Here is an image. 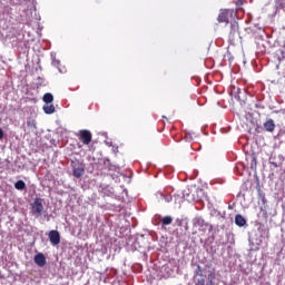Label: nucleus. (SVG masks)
Listing matches in <instances>:
<instances>
[{"mask_svg":"<svg viewBox=\"0 0 285 285\" xmlns=\"http://www.w3.org/2000/svg\"><path fill=\"white\" fill-rule=\"evenodd\" d=\"M232 19H235V11L230 9H223L218 14L219 23H230Z\"/></svg>","mask_w":285,"mask_h":285,"instance_id":"1","label":"nucleus"},{"mask_svg":"<svg viewBox=\"0 0 285 285\" xmlns=\"http://www.w3.org/2000/svg\"><path fill=\"white\" fill-rule=\"evenodd\" d=\"M78 138L85 146H88L92 141V134L88 129H81L78 131Z\"/></svg>","mask_w":285,"mask_h":285,"instance_id":"2","label":"nucleus"},{"mask_svg":"<svg viewBox=\"0 0 285 285\" xmlns=\"http://www.w3.org/2000/svg\"><path fill=\"white\" fill-rule=\"evenodd\" d=\"M30 206L33 215L41 216V213H43V200L41 198H36Z\"/></svg>","mask_w":285,"mask_h":285,"instance_id":"3","label":"nucleus"},{"mask_svg":"<svg viewBox=\"0 0 285 285\" xmlns=\"http://www.w3.org/2000/svg\"><path fill=\"white\" fill-rule=\"evenodd\" d=\"M194 226H196V228H199L200 233H206V230L213 233V225L204 222V219L202 218H196Z\"/></svg>","mask_w":285,"mask_h":285,"instance_id":"4","label":"nucleus"},{"mask_svg":"<svg viewBox=\"0 0 285 285\" xmlns=\"http://www.w3.org/2000/svg\"><path fill=\"white\" fill-rule=\"evenodd\" d=\"M49 242L52 244V246H59V244H61V235L59 234V232L50 230Z\"/></svg>","mask_w":285,"mask_h":285,"instance_id":"5","label":"nucleus"},{"mask_svg":"<svg viewBox=\"0 0 285 285\" xmlns=\"http://www.w3.org/2000/svg\"><path fill=\"white\" fill-rule=\"evenodd\" d=\"M263 128L266 130V132H275V120L273 119H267L264 124H263Z\"/></svg>","mask_w":285,"mask_h":285,"instance_id":"6","label":"nucleus"},{"mask_svg":"<svg viewBox=\"0 0 285 285\" xmlns=\"http://www.w3.org/2000/svg\"><path fill=\"white\" fill-rule=\"evenodd\" d=\"M33 262L37 264V266L43 268V266H46V256L42 253H39L35 256Z\"/></svg>","mask_w":285,"mask_h":285,"instance_id":"7","label":"nucleus"},{"mask_svg":"<svg viewBox=\"0 0 285 285\" xmlns=\"http://www.w3.org/2000/svg\"><path fill=\"white\" fill-rule=\"evenodd\" d=\"M85 174H86V168L83 166H79V167L73 166V177H76V179H80V177H83Z\"/></svg>","mask_w":285,"mask_h":285,"instance_id":"8","label":"nucleus"},{"mask_svg":"<svg viewBox=\"0 0 285 285\" xmlns=\"http://www.w3.org/2000/svg\"><path fill=\"white\" fill-rule=\"evenodd\" d=\"M235 224L236 226H239L242 228V226H246V218H244V216H242L240 214H237L235 216Z\"/></svg>","mask_w":285,"mask_h":285,"instance_id":"9","label":"nucleus"},{"mask_svg":"<svg viewBox=\"0 0 285 285\" xmlns=\"http://www.w3.org/2000/svg\"><path fill=\"white\" fill-rule=\"evenodd\" d=\"M27 126L30 128V130H37V120L32 117L27 118Z\"/></svg>","mask_w":285,"mask_h":285,"instance_id":"10","label":"nucleus"},{"mask_svg":"<svg viewBox=\"0 0 285 285\" xmlns=\"http://www.w3.org/2000/svg\"><path fill=\"white\" fill-rule=\"evenodd\" d=\"M42 101L47 105H50V104H52V101H55V96H52V94H50V92H47L43 95Z\"/></svg>","mask_w":285,"mask_h":285,"instance_id":"11","label":"nucleus"},{"mask_svg":"<svg viewBox=\"0 0 285 285\" xmlns=\"http://www.w3.org/2000/svg\"><path fill=\"white\" fill-rule=\"evenodd\" d=\"M42 109L46 115H53L55 105H45Z\"/></svg>","mask_w":285,"mask_h":285,"instance_id":"12","label":"nucleus"},{"mask_svg":"<svg viewBox=\"0 0 285 285\" xmlns=\"http://www.w3.org/2000/svg\"><path fill=\"white\" fill-rule=\"evenodd\" d=\"M16 190H26V183L23 180H18L14 184Z\"/></svg>","mask_w":285,"mask_h":285,"instance_id":"13","label":"nucleus"},{"mask_svg":"<svg viewBox=\"0 0 285 285\" xmlns=\"http://www.w3.org/2000/svg\"><path fill=\"white\" fill-rule=\"evenodd\" d=\"M163 226H170L173 224V217L171 216H165L161 218Z\"/></svg>","mask_w":285,"mask_h":285,"instance_id":"14","label":"nucleus"},{"mask_svg":"<svg viewBox=\"0 0 285 285\" xmlns=\"http://www.w3.org/2000/svg\"><path fill=\"white\" fill-rule=\"evenodd\" d=\"M195 274L198 276V277H204V268H202L199 265H197V268L195 271Z\"/></svg>","mask_w":285,"mask_h":285,"instance_id":"15","label":"nucleus"},{"mask_svg":"<svg viewBox=\"0 0 285 285\" xmlns=\"http://www.w3.org/2000/svg\"><path fill=\"white\" fill-rule=\"evenodd\" d=\"M208 278L209 281L206 285H215V283L213 282L215 279V274H210Z\"/></svg>","mask_w":285,"mask_h":285,"instance_id":"16","label":"nucleus"},{"mask_svg":"<svg viewBox=\"0 0 285 285\" xmlns=\"http://www.w3.org/2000/svg\"><path fill=\"white\" fill-rule=\"evenodd\" d=\"M195 285H206V279L205 278H198L196 281Z\"/></svg>","mask_w":285,"mask_h":285,"instance_id":"17","label":"nucleus"},{"mask_svg":"<svg viewBox=\"0 0 285 285\" xmlns=\"http://www.w3.org/2000/svg\"><path fill=\"white\" fill-rule=\"evenodd\" d=\"M176 226H184V218H176Z\"/></svg>","mask_w":285,"mask_h":285,"instance_id":"18","label":"nucleus"},{"mask_svg":"<svg viewBox=\"0 0 285 285\" xmlns=\"http://www.w3.org/2000/svg\"><path fill=\"white\" fill-rule=\"evenodd\" d=\"M236 30H237V23H236V22H233V23H232V31H230V33H232V35L235 33Z\"/></svg>","mask_w":285,"mask_h":285,"instance_id":"19","label":"nucleus"},{"mask_svg":"<svg viewBox=\"0 0 285 285\" xmlns=\"http://www.w3.org/2000/svg\"><path fill=\"white\" fill-rule=\"evenodd\" d=\"M263 217L265 218V222L268 220V212H263Z\"/></svg>","mask_w":285,"mask_h":285,"instance_id":"20","label":"nucleus"},{"mask_svg":"<svg viewBox=\"0 0 285 285\" xmlns=\"http://www.w3.org/2000/svg\"><path fill=\"white\" fill-rule=\"evenodd\" d=\"M236 6H244V0H236Z\"/></svg>","mask_w":285,"mask_h":285,"instance_id":"21","label":"nucleus"},{"mask_svg":"<svg viewBox=\"0 0 285 285\" xmlns=\"http://www.w3.org/2000/svg\"><path fill=\"white\" fill-rule=\"evenodd\" d=\"M0 139H3V129L0 128Z\"/></svg>","mask_w":285,"mask_h":285,"instance_id":"22","label":"nucleus"}]
</instances>
